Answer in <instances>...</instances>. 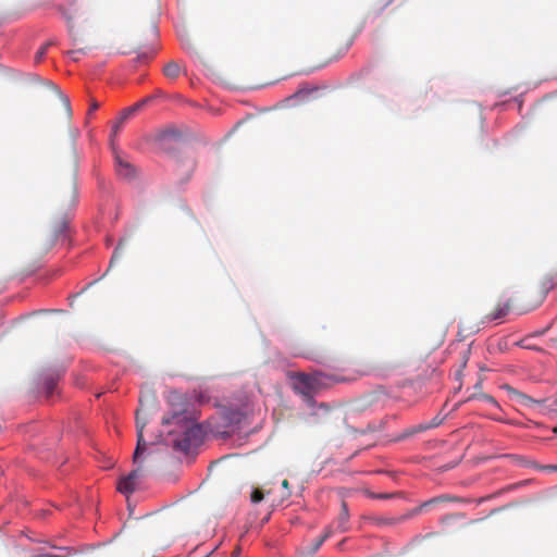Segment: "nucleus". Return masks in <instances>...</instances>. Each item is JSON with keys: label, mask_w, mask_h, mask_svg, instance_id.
Here are the masks:
<instances>
[{"label": "nucleus", "mask_w": 557, "mask_h": 557, "mask_svg": "<svg viewBox=\"0 0 557 557\" xmlns=\"http://www.w3.org/2000/svg\"><path fill=\"white\" fill-rule=\"evenodd\" d=\"M163 425L168 430L162 442L176 451L187 455L202 443L203 430L186 410L175 411L171 417L163 418Z\"/></svg>", "instance_id": "f257e3e1"}, {"label": "nucleus", "mask_w": 557, "mask_h": 557, "mask_svg": "<svg viewBox=\"0 0 557 557\" xmlns=\"http://www.w3.org/2000/svg\"><path fill=\"white\" fill-rule=\"evenodd\" d=\"M292 379L294 389L300 394L304 400L310 406L313 405L315 394L336 382L332 375L322 372H314L313 374L296 373Z\"/></svg>", "instance_id": "f03ea898"}, {"label": "nucleus", "mask_w": 557, "mask_h": 557, "mask_svg": "<svg viewBox=\"0 0 557 557\" xmlns=\"http://www.w3.org/2000/svg\"><path fill=\"white\" fill-rule=\"evenodd\" d=\"M148 423V418L144 410L143 401L140 400V408L136 412V433L137 444L133 456L134 463L140 466L141 457L148 451L149 443L144 438V429Z\"/></svg>", "instance_id": "7ed1b4c3"}, {"label": "nucleus", "mask_w": 557, "mask_h": 557, "mask_svg": "<svg viewBox=\"0 0 557 557\" xmlns=\"http://www.w3.org/2000/svg\"><path fill=\"white\" fill-rule=\"evenodd\" d=\"M248 414V409L246 407H225L222 410V418L224 421L225 428L235 429L238 428L239 424L244 421V419Z\"/></svg>", "instance_id": "20e7f679"}, {"label": "nucleus", "mask_w": 557, "mask_h": 557, "mask_svg": "<svg viewBox=\"0 0 557 557\" xmlns=\"http://www.w3.org/2000/svg\"><path fill=\"white\" fill-rule=\"evenodd\" d=\"M140 470L138 467L119 481L117 491L125 496L132 494L135 491L136 481L138 480Z\"/></svg>", "instance_id": "39448f33"}, {"label": "nucleus", "mask_w": 557, "mask_h": 557, "mask_svg": "<svg viewBox=\"0 0 557 557\" xmlns=\"http://www.w3.org/2000/svg\"><path fill=\"white\" fill-rule=\"evenodd\" d=\"M147 100H141L140 102H137L136 104L128 107L124 109L121 114L119 115L115 124L112 127V133L115 135L120 128L122 127L123 123L128 120L133 114H135L145 103Z\"/></svg>", "instance_id": "423d86ee"}, {"label": "nucleus", "mask_w": 557, "mask_h": 557, "mask_svg": "<svg viewBox=\"0 0 557 557\" xmlns=\"http://www.w3.org/2000/svg\"><path fill=\"white\" fill-rule=\"evenodd\" d=\"M58 380L59 374L55 373H47L40 377L39 384L47 396H51L53 394Z\"/></svg>", "instance_id": "0eeeda50"}, {"label": "nucleus", "mask_w": 557, "mask_h": 557, "mask_svg": "<svg viewBox=\"0 0 557 557\" xmlns=\"http://www.w3.org/2000/svg\"><path fill=\"white\" fill-rule=\"evenodd\" d=\"M115 168L116 172L121 177L132 178L134 176L135 170L134 168L123 160L120 156L115 157Z\"/></svg>", "instance_id": "6e6552de"}, {"label": "nucleus", "mask_w": 557, "mask_h": 557, "mask_svg": "<svg viewBox=\"0 0 557 557\" xmlns=\"http://www.w3.org/2000/svg\"><path fill=\"white\" fill-rule=\"evenodd\" d=\"M348 519L349 512L347 505L345 503L342 504V510L337 519V530L339 532H346L348 530Z\"/></svg>", "instance_id": "1a4fd4ad"}, {"label": "nucleus", "mask_w": 557, "mask_h": 557, "mask_svg": "<svg viewBox=\"0 0 557 557\" xmlns=\"http://www.w3.org/2000/svg\"><path fill=\"white\" fill-rule=\"evenodd\" d=\"M443 421H444L443 417L436 416L430 422L419 424L414 429V432H422V431H426V430L432 429V428H436L440 424H442Z\"/></svg>", "instance_id": "9d476101"}, {"label": "nucleus", "mask_w": 557, "mask_h": 557, "mask_svg": "<svg viewBox=\"0 0 557 557\" xmlns=\"http://www.w3.org/2000/svg\"><path fill=\"white\" fill-rule=\"evenodd\" d=\"M164 75L169 78H176L181 73V67L176 62H170L164 66Z\"/></svg>", "instance_id": "9b49d317"}, {"label": "nucleus", "mask_w": 557, "mask_h": 557, "mask_svg": "<svg viewBox=\"0 0 557 557\" xmlns=\"http://www.w3.org/2000/svg\"><path fill=\"white\" fill-rule=\"evenodd\" d=\"M331 535V531L327 530L321 537H319L314 544H313V547L311 549L312 553H315L321 546L322 544L326 541V539H329Z\"/></svg>", "instance_id": "f8f14e48"}, {"label": "nucleus", "mask_w": 557, "mask_h": 557, "mask_svg": "<svg viewBox=\"0 0 557 557\" xmlns=\"http://www.w3.org/2000/svg\"><path fill=\"white\" fill-rule=\"evenodd\" d=\"M312 90L310 89H300L298 90L297 92H295L292 97H289L287 99V101H294V100H297V99H305L309 96V94L311 92Z\"/></svg>", "instance_id": "ddd939ff"}, {"label": "nucleus", "mask_w": 557, "mask_h": 557, "mask_svg": "<svg viewBox=\"0 0 557 557\" xmlns=\"http://www.w3.org/2000/svg\"><path fill=\"white\" fill-rule=\"evenodd\" d=\"M52 45V41H48L46 45H44L35 54V62L39 63L44 57L47 53L48 47Z\"/></svg>", "instance_id": "4468645a"}, {"label": "nucleus", "mask_w": 557, "mask_h": 557, "mask_svg": "<svg viewBox=\"0 0 557 557\" xmlns=\"http://www.w3.org/2000/svg\"><path fill=\"white\" fill-rule=\"evenodd\" d=\"M508 312V306L504 305L503 307H499L493 314L492 320H499L504 318Z\"/></svg>", "instance_id": "2eb2a0df"}, {"label": "nucleus", "mask_w": 557, "mask_h": 557, "mask_svg": "<svg viewBox=\"0 0 557 557\" xmlns=\"http://www.w3.org/2000/svg\"><path fill=\"white\" fill-rule=\"evenodd\" d=\"M263 499V495L260 491L253 490L251 493V502L253 504L260 503Z\"/></svg>", "instance_id": "dca6fc26"}, {"label": "nucleus", "mask_w": 557, "mask_h": 557, "mask_svg": "<svg viewBox=\"0 0 557 557\" xmlns=\"http://www.w3.org/2000/svg\"><path fill=\"white\" fill-rule=\"evenodd\" d=\"M59 94H60L61 100L65 107L67 114L71 115L72 110H71L70 99L66 96H64L62 92H59Z\"/></svg>", "instance_id": "f3484780"}, {"label": "nucleus", "mask_w": 557, "mask_h": 557, "mask_svg": "<svg viewBox=\"0 0 557 557\" xmlns=\"http://www.w3.org/2000/svg\"><path fill=\"white\" fill-rule=\"evenodd\" d=\"M177 136L176 132L174 129H168V131H164L162 134H161V137L163 139L165 138H170V137H175Z\"/></svg>", "instance_id": "a211bd4d"}, {"label": "nucleus", "mask_w": 557, "mask_h": 557, "mask_svg": "<svg viewBox=\"0 0 557 557\" xmlns=\"http://www.w3.org/2000/svg\"><path fill=\"white\" fill-rule=\"evenodd\" d=\"M81 52H82L81 50L70 51L69 55L72 58V60L77 61L78 60V54Z\"/></svg>", "instance_id": "6ab92c4d"}, {"label": "nucleus", "mask_w": 557, "mask_h": 557, "mask_svg": "<svg viewBox=\"0 0 557 557\" xmlns=\"http://www.w3.org/2000/svg\"><path fill=\"white\" fill-rule=\"evenodd\" d=\"M98 108H99V103H98V102H96V101H92V102L90 103V108H89V112H88V113H89V114H90V113H92V112H94V111H96Z\"/></svg>", "instance_id": "aec40b11"}, {"label": "nucleus", "mask_w": 557, "mask_h": 557, "mask_svg": "<svg viewBox=\"0 0 557 557\" xmlns=\"http://www.w3.org/2000/svg\"><path fill=\"white\" fill-rule=\"evenodd\" d=\"M121 249V243L119 244L117 248L115 249L113 256H112V259H111V264L117 259L119 257V250Z\"/></svg>", "instance_id": "412c9836"}, {"label": "nucleus", "mask_w": 557, "mask_h": 557, "mask_svg": "<svg viewBox=\"0 0 557 557\" xmlns=\"http://www.w3.org/2000/svg\"><path fill=\"white\" fill-rule=\"evenodd\" d=\"M36 557H61L59 555H53V554H41V555H38Z\"/></svg>", "instance_id": "4be33fe9"}, {"label": "nucleus", "mask_w": 557, "mask_h": 557, "mask_svg": "<svg viewBox=\"0 0 557 557\" xmlns=\"http://www.w3.org/2000/svg\"><path fill=\"white\" fill-rule=\"evenodd\" d=\"M66 227H67L66 222H62L61 227H60V230H59V231H60V233L64 232V231L66 230Z\"/></svg>", "instance_id": "5701e85b"}, {"label": "nucleus", "mask_w": 557, "mask_h": 557, "mask_svg": "<svg viewBox=\"0 0 557 557\" xmlns=\"http://www.w3.org/2000/svg\"><path fill=\"white\" fill-rule=\"evenodd\" d=\"M429 504H431V502H429V503H424L420 508L414 509V511H413V512H414V513L419 512L423 507L429 506Z\"/></svg>", "instance_id": "b1692460"}, {"label": "nucleus", "mask_w": 557, "mask_h": 557, "mask_svg": "<svg viewBox=\"0 0 557 557\" xmlns=\"http://www.w3.org/2000/svg\"><path fill=\"white\" fill-rule=\"evenodd\" d=\"M546 468L549 469V470L557 471V466H549V467H546Z\"/></svg>", "instance_id": "393cba45"}, {"label": "nucleus", "mask_w": 557, "mask_h": 557, "mask_svg": "<svg viewBox=\"0 0 557 557\" xmlns=\"http://www.w3.org/2000/svg\"><path fill=\"white\" fill-rule=\"evenodd\" d=\"M282 485H283V487L287 488V487H288V482H287L286 480H284V481L282 482Z\"/></svg>", "instance_id": "a878e982"}, {"label": "nucleus", "mask_w": 557, "mask_h": 557, "mask_svg": "<svg viewBox=\"0 0 557 557\" xmlns=\"http://www.w3.org/2000/svg\"><path fill=\"white\" fill-rule=\"evenodd\" d=\"M77 135H78V131L77 129L73 131V137H76Z\"/></svg>", "instance_id": "bb28decb"}]
</instances>
